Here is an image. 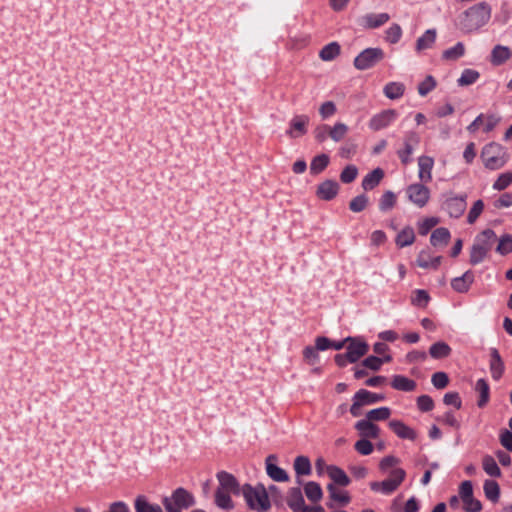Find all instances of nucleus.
Wrapping results in <instances>:
<instances>
[{"label":"nucleus","instance_id":"nucleus-1","mask_svg":"<svg viewBox=\"0 0 512 512\" xmlns=\"http://www.w3.org/2000/svg\"><path fill=\"white\" fill-rule=\"evenodd\" d=\"M491 17V7L484 3H477L461 13L456 26L464 33L477 31L488 23Z\"/></svg>","mask_w":512,"mask_h":512},{"label":"nucleus","instance_id":"nucleus-2","mask_svg":"<svg viewBox=\"0 0 512 512\" xmlns=\"http://www.w3.org/2000/svg\"><path fill=\"white\" fill-rule=\"evenodd\" d=\"M219 487L215 494V503L221 509H232L234 507L230 495H238L240 486L236 478L225 471L217 473Z\"/></svg>","mask_w":512,"mask_h":512},{"label":"nucleus","instance_id":"nucleus-3","mask_svg":"<svg viewBox=\"0 0 512 512\" xmlns=\"http://www.w3.org/2000/svg\"><path fill=\"white\" fill-rule=\"evenodd\" d=\"M481 158L487 169L498 170L506 165L510 156L504 146L497 142H490L483 147Z\"/></svg>","mask_w":512,"mask_h":512},{"label":"nucleus","instance_id":"nucleus-4","mask_svg":"<svg viewBox=\"0 0 512 512\" xmlns=\"http://www.w3.org/2000/svg\"><path fill=\"white\" fill-rule=\"evenodd\" d=\"M495 239L496 234L491 229H486L476 236L470 250V263L472 265H477L486 258Z\"/></svg>","mask_w":512,"mask_h":512},{"label":"nucleus","instance_id":"nucleus-5","mask_svg":"<svg viewBox=\"0 0 512 512\" xmlns=\"http://www.w3.org/2000/svg\"><path fill=\"white\" fill-rule=\"evenodd\" d=\"M166 512H182L195 504L194 496L186 489L179 487L170 496L162 499Z\"/></svg>","mask_w":512,"mask_h":512},{"label":"nucleus","instance_id":"nucleus-6","mask_svg":"<svg viewBox=\"0 0 512 512\" xmlns=\"http://www.w3.org/2000/svg\"><path fill=\"white\" fill-rule=\"evenodd\" d=\"M242 494L247 505L252 510L264 512L271 506L268 494L263 486L252 487L250 485H244L242 488Z\"/></svg>","mask_w":512,"mask_h":512},{"label":"nucleus","instance_id":"nucleus-7","mask_svg":"<svg viewBox=\"0 0 512 512\" xmlns=\"http://www.w3.org/2000/svg\"><path fill=\"white\" fill-rule=\"evenodd\" d=\"M405 476L406 473L402 468H395L390 472L389 478L380 482H371L370 488L372 491L379 492L384 495H390L398 489L404 481Z\"/></svg>","mask_w":512,"mask_h":512},{"label":"nucleus","instance_id":"nucleus-8","mask_svg":"<svg viewBox=\"0 0 512 512\" xmlns=\"http://www.w3.org/2000/svg\"><path fill=\"white\" fill-rule=\"evenodd\" d=\"M384 57L385 53L381 48H367L354 59V66L358 70H367L382 61Z\"/></svg>","mask_w":512,"mask_h":512},{"label":"nucleus","instance_id":"nucleus-9","mask_svg":"<svg viewBox=\"0 0 512 512\" xmlns=\"http://www.w3.org/2000/svg\"><path fill=\"white\" fill-rule=\"evenodd\" d=\"M426 183H413L407 186L405 193L411 203L419 208L427 205L430 199V189Z\"/></svg>","mask_w":512,"mask_h":512},{"label":"nucleus","instance_id":"nucleus-10","mask_svg":"<svg viewBox=\"0 0 512 512\" xmlns=\"http://www.w3.org/2000/svg\"><path fill=\"white\" fill-rule=\"evenodd\" d=\"M419 142L420 137L416 132L410 131L405 135L403 142L404 147L397 151V155L402 164L407 165L411 162V155L413 154L414 149L419 144Z\"/></svg>","mask_w":512,"mask_h":512},{"label":"nucleus","instance_id":"nucleus-11","mask_svg":"<svg viewBox=\"0 0 512 512\" xmlns=\"http://www.w3.org/2000/svg\"><path fill=\"white\" fill-rule=\"evenodd\" d=\"M398 113L394 109L383 110L375 114L369 121V128L378 131L388 127L397 118Z\"/></svg>","mask_w":512,"mask_h":512},{"label":"nucleus","instance_id":"nucleus-12","mask_svg":"<svg viewBox=\"0 0 512 512\" xmlns=\"http://www.w3.org/2000/svg\"><path fill=\"white\" fill-rule=\"evenodd\" d=\"M345 341L349 342L347 347V359L351 363L358 361L368 352V344L358 338L348 337Z\"/></svg>","mask_w":512,"mask_h":512},{"label":"nucleus","instance_id":"nucleus-13","mask_svg":"<svg viewBox=\"0 0 512 512\" xmlns=\"http://www.w3.org/2000/svg\"><path fill=\"white\" fill-rule=\"evenodd\" d=\"M309 117L307 115H296L294 116L287 130V134L291 138H299L307 133V126L309 124Z\"/></svg>","mask_w":512,"mask_h":512},{"label":"nucleus","instance_id":"nucleus-14","mask_svg":"<svg viewBox=\"0 0 512 512\" xmlns=\"http://www.w3.org/2000/svg\"><path fill=\"white\" fill-rule=\"evenodd\" d=\"M445 209L451 217L459 218L466 209V196H449L445 201Z\"/></svg>","mask_w":512,"mask_h":512},{"label":"nucleus","instance_id":"nucleus-15","mask_svg":"<svg viewBox=\"0 0 512 512\" xmlns=\"http://www.w3.org/2000/svg\"><path fill=\"white\" fill-rule=\"evenodd\" d=\"M434 159L430 156L422 155L418 158V178L422 183H429L432 180V170Z\"/></svg>","mask_w":512,"mask_h":512},{"label":"nucleus","instance_id":"nucleus-16","mask_svg":"<svg viewBox=\"0 0 512 512\" xmlns=\"http://www.w3.org/2000/svg\"><path fill=\"white\" fill-rule=\"evenodd\" d=\"M355 429L364 439H376L380 435V428L367 418L357 421L355 423Z\"/></svg>","mask_w":512,"mask_h":512},{"label":"nucleus","instance_id":"nucleus-17","mask_svg":"<svg viewBox=\"0 0 512 512\" xmlns=\"http://www.w3.org/2000/svg\"><path fill=\"white\" fill-rule=\"evenodd\" d=\"M512 57V51L508 46L495 45L490 53V63L493 66L505 64Z\"/></svg>","mask_w":512,"mask_h":512},{"label":"nucleus","instance_id":"nucleus-18","mask_svg":"<svg viewBox=\"0 0 512 512\" xmlns=\"http://www.w3.org/2000/svg\"><path fill=\"white\" fill-rule=\"evenodd\" d=\"M389 19L388 13H369L361 17L360 25L367 29H374L384 25Z\"/></svg>","mask_w":512,"mask_h":512},{"label":"nucleus","instance_id":"nucleus-19","mask_svg":"<svg viewBox=\"0 0 512 512\" xmlns=\"http://www.w3.org/2000/svg\"><path fill=\"white\" fill-rule=\"evenodd\" d=\"M339 191V185L334 180H325L321 184H319L316 194L317 196L325 201L332 200Z\"/></svg>","mask_w":512,"mask_h":512},{"label":"nucleus","instance_id":"nucleus-20","mask_svg":"<svg viewBox=\"0 0 512 512\" xmlns=\"http://www.w3.org/2000/svg\"><path fill=\"white\" fill-rule=\"evenodd\" d=\"M276 460V457L274 455H270L266 459V472L268 476L277 482H285L288 481L289 476L286 473L285 470L278 467L274 461Z\"/></svg>","mask_w":512,"mask_h":512},{"label":"nucleus","instance_id":"nucleus-21","mask_svg":"<svg viewBox=\"0 0 512 512\" xmlns=\"http://www.w3.org/2000/svg\"><path fill=\"white\" fill-rule=\"evenodd\" d=\"M437 32L435 29L426 30L417 40L415 50L421 53L425 50L431 49L436 42Z\"/></svg>","mask_w":512,"mask_h":512},{"label":"nucleus","instance_id":"nucleus-22","mask_svg":"<svg viewBox=\"0 0 512 512\" xmlns=\"http://www.w3.org/2000/svg\"><path fill=\"white\" fill-rule=\"evenodd\" d=\"M389 427L401 439L415 440L417 437L416 432L400 420H391Z\"/></svg>","mask_w":512,"mask_h":512},{"label":"nucleus","instance_id":"nucleus-23","mask_svg":"<svg viewBox=\"0 0 512 512\" xmlns=\"http://www.w3.org/2000/svg\"><path fill=\"white\" fill-rule=\"evenodd\" d=\"M490 371L493 379L498 380L504 372V363L496 348L490 349Z\"/></svg>","mask_w":512,"mask_h":512},{"label":"nucleus","instance_id":"nucleus-24","mask_svg":"<svg viewBox=\"0 0 512 512\" xmlns=\"http://www.w3.org/2000/svg\"><path fill=\"white\" fill-rule=\"evenodd\" d=\"M287 504L294 512H301L303 510L305 501L299 487H293L289 490Z\"/></svg>","mask_w":512,"mask_h":512},{"label":"nucleus","instance_id":"nucleus-25","mask_svg":"<svg viewBox=\"0 0 512 512\" xmlns=\"http://www.w3.org/2000/svg\"><path fill=\"white\" fill-rule=\"evenodd\" d=\"M473 282L474 274L471 271H466L462 276L454 278L451 281V286L455 291L465 293Z\"/></svg>","mask_w":512,"mask_h":512},{"label":"nucleus","instance_id":"nucleus-26","mask_svg":"<svg viewBox=\"0 0 512 512\" xmlns=\"http://www.w3.org/2000/svg\"><path fill=\"white\" fill-rule=\"evenodd\" d=\"M442 260L441 256L432 257L428 251H421L417 257V265L421 268H432L437 269Z\"/></svg>","mask_w":512,"mask_h":512},{"label":"nucleus","instance_id":"nucleus-27","mask_svg":"<svg viewBox=\"0 0 512 512\" xmlns=\"http://www.w3.org/2000/svg\"><path fill=\"white\" fill-rule=\"evenodd\" d=\"M384 177V172L381 168H376L368 173L362 180V188L366 191L374 189Z\"/></svg>","mask_w":512,"mask_h":512},{"label":"nucleus","instance_id":"nucleus-28","mask_svg":"<svg viewBox=\"0 0 512 512\" xmlns=\"http://www.w3.org/2000/svg\"><path fill=\"white\" fill-rule=\"evenodd\" d=\"M405 92V85L401 82H389L383 88L384 95L391 99H399Z\"/></svg>","mask_w":512,"mask_h":512},{"label":"nucleus","instance_id":"nucleus-29","mask_svg":"<svg viewBox=\"0 0 512 512\" xmlns=\"http://www.w3.org/2000/svg\"><path fill=\"white\" fill-rule=\"evenodd\" d=\"M415 241V233L412 227L403 228L396 236V245L400 248L410 246Z\"/></svg>","mask_w":512,"mask_h":512},{"label":"nucleus","instance_id":"nucleus-30","mask_svg":"<svg viewBox=\"0 0 512 512\" xmlns=\"http://www.w3.org/2000/svg\"><path fill=\"white\" fill-rule=\"evenodd\" d=\"M134 507L136 512H163L158 504L150 503L146 497L142 495L135 499Z\"/></svg>","mask_w":512,"mask_h":512},{"label":"nucleus","instance_id":"nucleus-31","mask_svg":"<svg viewBox=\"0 0 512 512\" xmlns=\"http://www.w3.org/2000/svg\"><path fill=\"white\" fill-rule=\"evenodd\" d=\"M391 386L400 391H413L416 387V383L402 375H396L393 377Z\"/></svg>","mask_w":512,"mask_h":512},{"label":"nucleus","instance_id":"nucleus-32","mask_svg":"<svg viewBox=\"0 0 512 512\" xmlns=\"http://www.w3.org/2000/svg\"><path fill=\"white\" fill-rule=\"evenodd\" d=\"M306 497L312 502H318L323 497V491L320 485L314 481H309L304 485Z\"/></svg>","mask_w":512,"mask_h":512},{"label":"nucleus","instance_id":"nucleus-33","mask_svg":"<svg viewBox=\"0 0 512 512\" xmlns=\"http://www.w3.org/2000/svg\"><path fill=\"white\" fill-rule=\"evenodd\" d=\"M450 353H451L450 346L443 341H438V342L434 343L433 345H431V347L429 349V354L434 359H441V358L448 357L450 355Z\"/></svg>","mask_w":512,"mask_h":512},{"label":"nucleus","instance_id":"nucleus-34","mask_svg":"<svg viewBox=\"0 0 512 512\" xmlns=\"http://www.w3.org/2000/svg\"><path fill=\"white\" fill-rule=\"evenodd\" d=\"M450 239V232L447 228H437L434 230L430 237V242L433 246H443L448 243Z\"/></svg>","mask_w":512,"mask_h":512},{"label":"nucleus","instance_id":"nucleus-35","mask_svg":"<svg viewBox=\"0 0 512 512\" xmlns=\"http://www.w3.org/2000/svg\"><path fill=\"white\" fill-rule=\"evenodd\" d=\"M480 77V73L474 69H464L457 80L460 87H465L474 84Z\"/></svg>","mask_w":512,"mask_h":512},{"label":"nucleus","instance_id":"nucleus-36","mask_svg":"<svg viewBox=\"0 0 512 512\" xmlns=\"http://www.w3.org/2000/svg\"><path fill=\"white\" fill-rule=\"evenodd\" d=\"M356 394L357 398L361 400L364 406L375 404L385 399L384 395L373 393L365 389H360L359 391L356 392Z\"/></svg>","mask_w":512,"mask_h":512},{"label":"nucleus","instance_id":"nucleus-37","mask_svg":"<svg viewBox=\"0 0 512 512\" xmlns=\"http://www.w3.org/2000/svg\"><path fill=\"white\" fill-rule=\"evenodd\" d=\"M483 470L491 477H500L501 470L496 463L495 459L490 455H485L482 458Z\"/></svg>","mask_w":512,"mask_h":512},{"label":"nucleus","instance_id":"nucleus-38","mask_svg":"<svg viewBox=\"0 0 512 512\" xmlns=\"http://www.w3.org/2000/svg\"><path fill=\"white\" fill-rule=\"evenodd\" d=\"M330 498L338 502L340 505H347L350 502V497L346 491L338 489L334 484L327 486Z\"/></svg>","mask_w":512,"mask_h":512},{"label":"nucleus","instance_id":"nucleus-39","mask_svg":"<svg viewBox=\"0 0 512 512\" xmlns=\"http://www.w3.org/2000/svg\"><path fill=\"white\" fill-rule=\"evenodd\" d=\"M349 131L348 126L343 122H336L333 126H330L329 137L334 142H340L345 138Z\"/></svg>","mask_w":512,"mask_h":512},{"label":"nucleus","instance_id":"nucleus-40","mask_svg":"<svg viewBox=\"0 0 512 512\" xmlns=\"http://www.w3.org/2000/svg\"><path fill=\"white\" fill-rule=\"evenodd\" d=\"M339 53L340 45L336 42H331L321 49L319 57L323 61H332L339 55Z\"/></svg>","mask_w":512,"mask_h":512},{"label":"nucleus","instance_id":"nucleus-41","mask_svg":"<svg viewBox=\"0 0 512 512\" xmlns=\"http://www.w3.org/2000/svg\"><path fill=\"white\" fill-rule=\"evenodd\" d=\"M484 494L487 499L492 502H497L500 496V488L496 481L494 480H485L484 485Z\"/></svg>","mask_w":512,"mask_h":512},{"label":"nucleus","instance_id":"nucleus-42","mask_svg":"<svg viewBox=\"0 0 512 512\" xmlns=\"http://www.w3.org/2000/svg\"><path fill=\"white\" fill-rule=\"evenodd\" d=\"M329 477L334 481V483L339 484L341 486H347L350 482L348 476L345 474V472L336 467V466H329L327 469Z\"/></svg>","mask_w":512,"mask_h":512},{"label":"nucleus","instance_id":"nucleus-43","mask_svg":"<svg viewBox=\"0 0 512 512\" xmlns=\"http://www.w3.org/2000/svg\"><path fill=\"white\" fill-rule=\"evenodd\" d=\"M294 470L298 476L310 475L312 468L310 460L305 456H298L294 461Z\"/></svg>","mask_w":512,"mask_h":512},{"label":"nucleus","instance_id":"nucleus-44","mask_svg":"<svg viewBox=\"0 0 512 512\" xmlns=\"http://www.w3.org/2000/svg\"><path fill=\"white\" fill-rule=\"evenodd\" d=\"M475 390L479 393V400L477 405L484 407L489 401V385L484 379H479L476 382Z\"/></svg>","mask_w":512,"mask_h":512},{"label":"nucleus","instance_id":"nucleus-45","mask_svg":"<svg viewBox=\"0 0 512 512\" xmlns=\"http://www.w3.org/2000/svg\"><path fill=\"white\" fill-rule=\"evenodd\" d=\"M391 415V409L388 407H379L372 409L366 413V418L371 421H384L387 420Z\"/></svg>","mask_w":512,"mask_h":512},{"label":"nucleus","instance_id":"nucleus-46","mask_svg":"<svg viewBox=\"0 0 512 512\" xmlns=\"http://www.w3.org/2000/svg\"><path fill=\"white\" fill-rule=\"evenodd\" d=\"M402 33L400 25L393 23L388 29H386L384 39L389 44H396L400 41Z\"/></svg>","mask_w":512,"mask_h":512},{"label":"nucleus","instance_id":"nucleus-47","mask_svg":"<svg viewBox=\"0 0 512 512\" xmlns=\"http://www.w3.org/2000/svg\"><path fill=\"white\" fill-rule=\"evenodd\" d=\"M329 164V157L326 154H320L313 158L310 164V171L313 174L322 172Z\"/></svg>","mask_w":512,"mask_h":512},{"label":"nucleus","instance_id":"nucleus-48","mask_svg":"<svg viewBox=\"0 0 512 512\" xmlns=\"http://www.w3.org/2000/svg\"><path fill=\"white\" fill-rule=\"evenodd\" d=\"M465 53V47L462 42H458L455 46L445 50L442 54L443 59L454 61L461 58Z\"/></svg>","mask_w":512,"mask_h":512},{"label":"nucleus","instance_id":"nucleus-49","mask_svg":"<svg viewBox=\"0 0 512 512\" xmlns=\"http://www.w3.org/2000/svg\"><path fill=\"white\" fill-rule=\"evenodd\" d=\"M396 203V196L392 191H386L380 198L379 209L383 212L391 210Z\"/></svg>","mask_w":512,"mask_h":512},{"label":"nucleus","instance_id":"nucleus-50","mask_svg":"<svg viewBox=\"0 0 512 512\" xmlns=\"http://www.w3.org/2000/svg\"><path fill=\"white\" fill-rule=\"evenodd\" d=\"M496 251L501 255H507L512 252V235L505 234L499 239Z\"/></svg>","mask_w":512,"mask_h":512},{"label":"nucleus","instance_id":"nucleus-51","mask_svg":"<svg viewBox=\"0 0 512 512\" xmlns=\"http://www.w3.org/2000/svg\"><path fill=\"white\" fill-rule=\"evenodd\" d=\"M368 205V197L364 194L354 197L350 203L349 208L355 213L363 211Z\"/></svg>","mask_w":512,"mask_h":512},{"label":"nucleus","instance_id":"nucleus-52","mask_svg":"<svg viewBox=\"0 0 512 512\" xmlns=\"http://www.w3.org/2000/svg\"><path fill=\"white\" fill-rule=\"evenodd\" d=\"M436 87V80L431 75L425 77V79L418 85V93L424 97L430 93Z\"/></svg>","mask_w":512,"mask_h":512},{"label":"nucleus","instance_id":"nucleus-53","mask_svg":"<svg viewBox=\"0 0 512 512\" xmlns=\"http://www.w3.org/2000/svg\"><path fill=\"white\" fill-rule=\"evenodd\" d=\"M358 175V169L355 165H347L340 174V180L343 183L353 182Z\"/></svg>","mask_w":512,"mask_h":512},{"label":"nucleus","instance_id":"nucleus-54","mask_svg":"<svg viewBox=\"0 0 512 512\" xmlns=\"http://www.w3.org/2000/svg\"><path fill=\"white\" fill-rule=\"evenodd\" d=\"M512 183V172H505L499 175L496 181L493 183L495 190L501 191L506 189Z\"/></svg>","mask_w":512,"mask_h":512},{"label":"nucleus","instance_id":"nucleus-55","mask_svg":"<svg viewBox=\"0 0 512 512\" xmlns=\"http://www.w3.org/2000/svg\"><path fill=\"white\" fill-rule=\"evenodd\" d=\"M337 111L336 105L332 101H326L319 107V114L323 120L332 117Z\"/></svg>","mask_w":512,"mask_h":512},{"label":"nucleus","instance_id":"nucleus-56","mask_svg":"<svg viewBox=\"0 0 512 512\" xmlns=\"http://www.w3.org/2000/svg\"><path fill=\"white\" fill-rule=\"evenodd\" d=\"M484 209V203L482 200H477L472 208L470 209L469 213H468V216H467V221L468 223L470 224H473L477 218L480 216V214L482 213Z\"/></svg>","mask_w":512,"mask_h":512},{"label":"nucleus","instance_id":"nucleus-57","mask_svg":"<svg viewBox=\"0 0 512 512\" xmlns=\"http://www.w3.org/2000/svg\"><path fill=\"white\" fill-rule=\"evenodd\" d=\"M430 300L428 293L425 290L418 289L414 292V296L412 297V304L425 307Z\"/></svg>","mask_w":512,"mask_h":512},{"label":"nucleus","instance_id":"nucleus-58","mask_svg":"<svg viewBox=\"0 0 512 512\" xmlns=\"http://www.w3.org/2000/svg\"><path fill=\"white\" fill-rule=\"evenodd\" d=\"M355 450L361 455H370L373 452V445L368 439H360L355 443Z\"/></svg>","mask_w":512,"mask_h":512},{"label":"nucleus","instance_id":"nucleus-59","mask_svg":"<svg viewBox=\"0 0 512 512\" xmlns=\"http://www.w3.org/2000/svg\"><path fill=\"white\" fill-rule=\"evenodd\" d=\"M431 382L437 389H443L448 385L449 379L446 373L436 372L432 375Z\"/></svg>","mask_w":512,"mask_h":512},{"label":"nucleus","instance_id":"nucleus-60","mask_svg":"<svg viewBox=\"0 0 512 512\" xmlns=\"http://www.w3.org/2000/svg\"><path fill=\"white\" fill-rule=\"evenodd\" d=\"M330 126L327 124L318 125L314 129V138L317 142L322 143L329 137Z\"/></svg>","mask_w":512,"mask_h":512},{"label":"nucleus","instance_id":"nucleus-61","mask_svg":"<svg viewBox=\"0 0 512 512\" xmlns=\"http://www.w3.org/2000/svg\"><path fill=\"white\" fill-rule=\"evenodd\" d=\"M464 504V510L467 512H479L482 509V505L479 500L473 496L462 500Z\"/></svg>","mask_w":512,"mask_h":512},{"label":"nucleus","instance_id":"nucleus-62","mask_svg":"<svg viewBox=\"0 0 512 512\" xmlns=\"http://www.w3.org/2000/svg\"><path fill=\"white\" fill-rule=\"evenodd\" d=\"M387 241V236L382 230H375L370 235V244L374 247H379Z\"/></svg>","mask_w":512,"mask_h":512},{"label":"nucleus","instance_id":"nucleus-63","mask_svg":"<svg viewBox=\"0 0 512 512\" xmlns=\"http://www.w3.org/2000/svg\"><path fill=\"white\" fill-rule=\"evenodd\" d=\"M304 359L311 365L316 364L319 360L318 350L315 347L307 346L303 350Z\"/></svg>","mask_w":512,"mask_h":512},{"label":"nucleus","instance_id":"nucleus-64","mask_svg":"<svg viewBox=\"0 0 512 512\" xmlns=\"http://www.w3.org/2000/svg\"><path fill=\"white\" fill-rule=\"evenodd\" d=\"M499 440L504 448H506L509 451H512V432L510 430H501Z\"/></svg>","mask_w":512,"mask_h":512}]
</instances>
